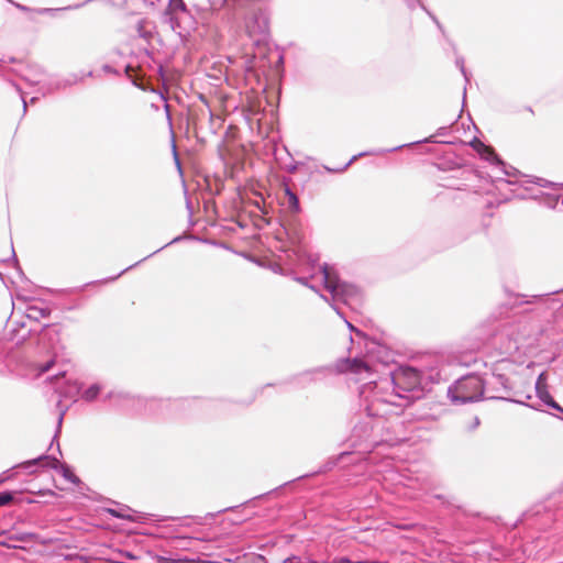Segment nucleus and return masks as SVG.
Listing matches in <instances>:
<instances>
[{"label": "nucleus", "mask_w": 563, "mask_h": 563, "mask_svg": "<svg viewBox=\"0 0 563 563\" xmlns=\"http://www.w3.org/2000/svg\"><path fill=\"white\" fill-rule=\"evenodd\" d=\"M164 561L166 563H219V562H208V561H201V560H196V559H188V558H184V559H164Z\"/></svg>", "instance_id": "9"}, {"label": "nucleus", "mask_w": 563, "mask_h": 563, "mask_svg": "<svg viewBox=\"0 0 563 563\" xmlns=\"http://www.w3.org/2000/svg\"><path fill=\"white\" fill-rule=\"evenodd\" d=\"M59 470H60V474H62V476H63L66 481H68V482H70V483H73V484H75V485H78V484L80 483L79 477H78V476H77V475H76V474L70 470V467H68V466H66V465H60V466H59Z\"/></svg>", "instance_id": "8"}, {"label": "nucleus", "mask_w": 563, "mask_h": 563, "mask_svg": "<svg viewBox=\"0 0 563 563\" xmlns=\"http://www.w3.org/2000/svg\"><path fill=\"white\" fill-rule=\"evenodd\" d=\"M324 287L332 294H339L341 290V283L338 275L328 266L322 269Z\"/></svg>", "instance_id": "3"}, {"label": "nucleus", "mask_w": 563, "mask_h": 563, "mask_svg": "<svg viewBox=\"0 0 563 563\" xmlns=\"http://www.w3.org/2000/svg\"><path fill=\"white\" fill-rule=\"evenodd\" d=\"M472 147L486 161L499 162L498 155L492 146L484 144L481 140L475 139L471 142Z\"/></svg>", "instance_id": "4"}, {"label": "nucleus", "mask_w": 563, "mask_h": 563, "mask_svg": "<svg viewBox=\"0 0 563 563\" xmlns=\"http://www.w3.org/2000/svg\"><path fill=\"white\" fill-rule=\"evenodd\" d=\"M119 559L135 560L136 556L129 551H118Z\"/></svg>", "instance_id": "13"}, {"label": "nucleus", "mask_w": 563, "mask_h": 563, "mask_svg": "<svg viewBox=\"0 0 563 563\" xmlns=\"http://www.w3.org/2000/svg\"><path fill=\"white\" fill-rule=\"evenodd\" d=\"M284 202L287 205L288 209L292 212L299 211V200L295 192H292L288 187L284 189Z\"/></svg>", "instance_id": "6"}, {"label": "nucleus", "mask_w": 563, "mask_h": 563, "mask_svg": "<svg viewBox=\"0 0 563 563\" xmlns=\"http://www.w3.org/2000/svg\"><path fill=\"white\" fill-rule=\"evenodd\" d=\"M482 394L483 386L481 379L475 376H470L457 382L453 397L462 402H467L478 399Z\"/></svg>", "instance_id": "1"}, {"label": "nucleus", "mask_w": 563, "mask_h": 563, "mask_svg": "<svg viewBox=\"0 0 563 563\" xmlns=\"http://www.w3.org/2000/svg\"><path fill=\"white\" fill-rule=\"evenodd\" d=\"M40 464L43 467L57 468L59 462L58 460L49 456H41L32 462H27V464Z\"/></svg>", "instance_id": "7"}, {"label": "nucleus", "mask_w": 563, "mask_h": 563, "mask_svg": "<svg viewBox=\"0 0 563 563\" xmlns=\"http://www.w3.org/2000/svg\"><path fill=\"white\" fill-rule=\"evenodd\" d=\"M100 391V388L98 386H91L84 393V398L86 400H93Z\"/></svg>", "instance_id": "11"}, {"label": "nucleus", "mask_w": 563, "mask_h": 563, "mask_svg": "<svg viewBox=\"0 0 563 563\" xmlns=\"http://www.w3.org/2000/svg\"><path fill=\"white\" fill-rule=\"evenodd\" d=\"M409 376L413 378V383H417L418 380V375H417V372L416 371H409L408 372Z\"/></svg>", "instance_id": "15"}, {"label": "nucleus", "mask_w": 563, "mask_h": 563, "mask_svg": "<svg viewBox=\"0 0 563 563\" xmlns=\"http://www.w3.org/2000/svg\"><path fill=\"white\" fill-rule=\"evenodd\" d=\"M542 376H543V375H540V376H539L538 384H539V383H540V380L542 379Z\"/></svg>", "instance_id": "17"}, {"label": "nucleus", "mask_w": 563, "mask_h": 563, "mask_svg": "<svg viewBox=\"0 0 563 563\" xmlns=\"http://www.w3.org/2000/svg\"><path fill=\"white\" fill-rule=\"evenodd\" d=\"M253 10L258 14L256 18V24L253 26L247 25V30L250 34L262 33L268 29V16L267 11L262 5L254 3L252 5Z\"/></svg>", "instance_id": "2"}, {"label": "nucleus", "mask_w": 563, "mask_h": 563, "mask_svg": "<svg viewBox=\"0 0 563 563\" xmlns=\"http://www.w3.org/2000/svg\"><path fill=\"white\" fill-rule=\"evenodd\" d=\"M13 500V495L9 492L0 493V507L9 505Z\"/></svg>", "instance_id": "12"}, {"label": "nucleus", "mask_w": 563, "mask_h": 563, "mask_svg": "<svg viewBox=\"0 0 563 563\" xmlns=\"http://www.w3.org/2000/svg\"><path fill=\"white\" fill-rule=\"evenodd\" d=\"M342 372H351L355 374H360L363 371H369L368 365L363 362L362 360L354 358V360H346L340 367Z\"/></svg>", "instance_id": "5"}, {"label": "nucleus", "mask_w": 563, "mask_h": 563, "mask_svg": "<svg viewBox=\"0 0 563 563\" xmlns=\"http://www.w3.org/2000/svg\"><path fill=\"white\" fill-rule=\"evenodd\" d=\"M55 361L54 360H51L49 362H47L43 367H41V372L42 373H45L47 372L48 369L52 368V366L54 365Z\"/></svg>", "instance_id": "14"}, {"label": "nucleus", "mask_w": 563, "mask_h": 563, "mask_svg": "<svg viewBox=\"0 0 563 563\" xmlns=\"http://www.w3.org/2000/svg\"><path fill=\"white\" fill-rule=\"evenodd\" d=\"M49 314L48 310L45 309H38L36 307L29 308V317L37 319L38 316L46 317Z\"/></svg>", "instance_id": "10"}, {"label": "nucleus", "mask_w": 563, "mask_h": 563, "mask_svg": "<svg viewBox=\"0 0 563 563\" xmlns=\"http://www.w3.org/2000/svg\"><path fill=\"white\" fill-rule=\"evenodd\" d=\"M45 494L51 495V496H56V493L53 490H47Z\"/></svg>", "instance_id": "16"}]
</instances>
